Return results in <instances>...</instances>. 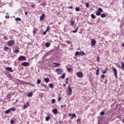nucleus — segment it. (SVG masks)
Returning <instances> with one entry per match:
<instances>
[{
    "mask_svg": "<svg viewBox=\"0 0 124 124\" xmlns=\"http://www.w3.org/2000/svg\"><path fill=\"white\" fill-rule=\"evenodd\" d=\"M75 56H81V57H83V56H86V53H85V52L84 51H76Z\"/></svg>",
    "mask_w": 124,
    "mask_h": 124,
    "instance_id": "f257e3e1",
    "label": "nucleus"
},
{
    "mask_svg": "<svg viewBox=\"0 0 124 124\" xmlns=\"http://www.w3.org/2000/svg\"><path fill=\"white\" fill-rule=\"evenodd\" d=\"M8 46H12L13 45H14L15 44V41L14 40H10L7 43Z\"/></svg>",
    "mask_w": 124,
    "mask_h": 124,
    "instance_id": "f03ea898",
    "label": "nucleus"
},
{
    "mask_svg": "<svg viewBox=\"0 0 124 124\" xmlns=\"http://www.w3.org/2000/svg\"><path fill=\"white\" fill-rule=\"evenodd\" d=\"M26 60H27V58H26V57L23 56H20L18 58V61H26Z\"/></svg>",
    "mask_w": 124,
    "mask_h": 124,
    "instance_id": "7ed1b4c3",
    "label": "nucleus"
},
{
    "mask_svg": "<svg viewBox=\"0 0 124 124\" xmlns=\"http://www.w3.org/2000/svg\"><path fill=\"white\" fill-rule=\"evenodd\" d=\"M21 65L25 67H27V66H30V63L28 62H23L21 63Z\"/></svg>",
    "mask_w": 124,
    "mask_h": 124,
    "instance_id": "20e7f679",
    "label": "nucleus"
},
{
    "mask_svg": "<svg viewBox=\"0 0 124 124\" xmlns=\"http://www.w3.org/2000/svg\"><path fill=\"white\" fill-rule=\"evenodd\" d=\"M113 71L114 73V76L115 77V78H118V76L117 75H118V71H117V69L114 68L113 69Z\"/></svg>",
    "mask_w": 124,
    "mask_h": 124,
    "instance_id": "39448f33",
    "label": "nucleus"
},
{
    "mask_svg": "<svg viewBox=\"0 0 124 124\" xmlns=\"http://www.w3.org/2000/svg\"><path fill=\"white\" fill-rule=\"evenodd\" d=\"M77 75L78 78H83V73L81 72L77 73Z\"/></svg>",
    "mask_w": 124,
    "mask_h": 124,
    "instance_id": "423d86ee",
    "label": "nucleus"
},
{
    "mask_svg": "<svg viewBox=\"0 0 124 124\" xmlns=\"http://www.w3.org/2000/svg\"><path fill=\"white\" fill-rule=\"evenodd\" d=\"M95 44H96V41H95V40L92 39L91 40V46H92V47H93V46H95Z\"/></svg>",
    "mask_w": 124,
    "mask_h": 124,
    "instance_id": "0eeeda50",
    "label": "nucleus"
},
{
    "mask_svg": "<svg viewBox=\"0 0 124 124\" xmlns=\"http://www.w3.org/2000/svg\"><path fill=\"white\" fill-rule=\"evenodd\" d=\"M56 72H57V74H62V69H57Z\"/></svg>",
    "mask_w": 124,
    "mask_h": 124,
    "instance_id": "6e6552de",
    "label": "nucleus"
},
{
    "mask_svg": "<svg viewBox=\"0 0 124 124\" xmlns=\"http://www.w3.org/2000/svg\"><path fill=\"white\" fill-rule=\"evenodd\" d=\"M29 106H30V103L29 102H26V104L25 105H24L23 106V108L27 109V108H29Z\"/></svg>",
    "mask_w": 124,
    "mask_h": 124,
    "instance_id": "1a4fd4ad",
    "label": "nucleus"
},
{
    "mask_svg": "<svg viewBox=\"0 0 124 124\" xmlns=\"http://www.w3.org/2000/svg\"><path fill=\"white\" fill-rule=\"evenodd\" d=\"M44 19H45V14H42V16L40 17V21H44Z\"/></svg>",
    "mask_w": 124,
    "mask_h": 124,
    "instance_id": "9d476101",
    "label": "nucleus"
},
{
    "mask_svg": "<svg viewBox=\"0 0 124 124\" xmlns=\"http://www.w3.org/2000/svg\"><path fill=\"white\" fill-rule=\"evenodd\" d=\"M68 91L69 92V95H72V89L70 88V86H69L68 88Z\"/></svg>",
    "mask_w": 124,
    "mask_h": 124,
    "instance_id": "9b49d317",
    "label": "nucleus"
},
{
    "mask_svg": "<svg viewBox=\"0 0 124 124\" xmlns=\"http://www.w3.org/2000/svg\"><path fill=\"white\" fill-rule=\"evenodd\" d=\"M6 70H7L8 71H10V72H13V70L12 69V68L10 67H7L5 68Z\"/></svg>",
    "mask_w": 124,
    "mask_h": 124,
    "instance_id": "f8f14e48",
    "label": "nucleus"
},
{
    "mask_svg": "<svg viewBox=\"0 0 124 124\" xmlns=\"http://www.w3.org/2000/svg\"><path fill=\"white\" fill-rule=\"evenodd\" d=\"M53 114H58V109L55 108L52 110Z\"/></svg>",
    "mask_w": 124,
    "mask_h": 124,
    "instance_id": "ddd939ff",
    "label": "nucleus"
},
{
    "mask_svg": "<svg viewBox=\"0 0 124 124\" xmlns=\"http://www.w3.org/2000/svg\"><path fill=\"white\" fill-rule=\"evenodd\" d=\"M19 51L20 50H19V48H17V49H15L14 52L16 54H17V53H19Z\"/></svg>",
    "mask_w": 124,
    "mask_h": 124,
    "instance_id": "4468645a",
    "label": "nucleus"
},
{
    "mask_svg": "<svg viewBox=\"0 0 124 124\" xmlns=\"http://www.w3.org/2000/svg\"><path fill=\"white\" fill-rule=\"evenodd\" d=\"M48 86L50 89H54V84H53V83L49 84Z\"/></svg>",
    "mask_w": 124,
    "mask_h": 124,
    "instance_id": "2eb2a0df",
    "label": "nucleus"
},
{
    "mask_svg": "<svg viewBox=\"0 0 124 124\" xmlns=\"http://www.w3.org/2000/svg\"><path fill=\"white\" fill-rule=\"evenodd\" d=\"M44 81L45 82H46V83H48L49 81H50V79H49V78H45Z\"/></svg>",
    "mask_w": 124,
    "mask_h": 124,
    "instance_id": "dca6fc26",
    "label": "nucleus"
},
{
    "mask_svg": "<svg viewBox=\"0 0 124 124\" xmlns=\"http://www.w3.org/2000/svg\"><path fill=\"white\" fill-rule=\"evenodd\" d=\"M53 64H55V66H60L61 65V64L55 62H53Z\"/></svg>",
    "mask_w": 124,
    "mask_h": 124,
    "instance_id": "f3484780",
    "label": "nucleus"
},
{
    "mask_svg": "<svg viewBox=\"0 0 124 124\" xmlns=\"http://www.w3.org/2000/svg\"><path fill=\"white\" fill-rule=\"evenodd\" d=\"M51 119V117L50 116H47L46 118V122H49V121Z\"/></svg>",
    "mask_w": 124,
    "mask_h": 124,
    "instance_id": "a211bd4d",
    "label": "nucleus"
},
{
    "mask_svg": "<svg viewBox=\"0 0 124 124\" xmlns=\"http://www.w3.org/2000/svg\"><path fill=\"white\" fill-rule=\"evenodd\" d=\"M11 111V109L9 108V109L6 110L5 111V114H9V113H10Z\"/></svg>",
    "mask_w": 124,
    "mask_h": 124,
    "instance_id": "6ab92c4d",
    "label": "nucleus"
},
{
    "mask_svg": "<svg viewBox=\"0 0 124 124\" xmlns=\"http://www.w3.org/2000/svg\"><path fill=\"white\" fill-rule=\"evenodd\" d=\"M78 28L77 27V28H76V30L75 31H72V32H73L74 33H76V32H77V31H78Z\"/></svg>",
    "mask_w": 124,
    "mask_h": 124,
    "instance_id": "aec40b11",
    "label": "nucleus"
},
{
    "mask_svg": "<svg viewBox=\"0 0 124 124\" xmlns=\"http://www.w3.org/2000/svg\"><path fill=\"white\" fill-rule=\"evenodd\" d=\"M27 96H28V97H31V96H32V93H30L28 94H27Z\"/></svg>",
    "mask_w": 124,
    "mask_h": 124,
    "instance_id": "412c9836",
    "label": "nucleus"
},
{
    "mask_svg": "<svg viewBox=\"0 0 124 124\" xmlns=\"http://www.w3.org/2000/svg\"><path fill=\"white\" fill-rule=\"evenodd\" d=\"M98 11L101 13V12H103V10L101 8H98Z\"/></svg>",
    "mask_w": 124,
    "mask_h": 124,
    "instance_id": "4be33fe9",
    "label": "nucleus"
},
{
    "mask_svg": "<svg viewBox=\"0 0 124 124\" xmlns=\"http://www.w3.org/2000/svg\"><path fill=\"white\" fill-rule=\"evenodd\" d=\"M105 17H106V15H105V14H101V18H105Z\"/></svg>",
    "mask_w": 124,
    "mask_h": 124,
    "instance_id": "5701e85b",
    "label": "nucleus"
},
{
    "mask_svg": "<svg viewBox=\"0 0 124 124\" xmlns=\"http://www.w3.org/2000/svg\"><path fill=\"white\" fill-rule=\"evenodd\" d=\"M7 98H8V99H10V98H11V94H7Z\"/></svg>",
    "mask_w": 124,
    "mask_h": 124,
    "instance_id": "b1692460",
    "label": "nucleus"
},
{
    "mask_svg": "<svg viewBox=\"0 0 124 124\" xmlns=\"http://www.w3.org/2000/svg\"><path fill=\"white\" fill-rule=\"evenodd\" d=\"M36 31H38V29H37V28L34 29L33 31V33H35Z\"/></svg>",
    "mask_w": 124,
    "mask_h": 124,
    "instance_id": "393cba45",
    "label": "nucleus"
},
{
    "mask_svg": "<svg viewBox=\"0 0 124 124\" xmlns=\"http://www.w3.org/2000/svg\"><path fill=\"white\" fill-rule=\"evenodd\" d=\"M10 110H11V111H12L13 112H14L15 111H16V108H10Z\"/></svg>",
    "mask_w": 124,
    "mask_h": 124,
    "instance_id": "a878e982",
    "label": "nucleus"
},
{
    "mask_svg": "<svg viewBox=\"0 0 124 124\" xmlns=\"http://www.w3.org/2000/svg\"><path fill=\"white\" fill-rule=\"evenodd\" d=\"M61 78L62 79H64V78H65V73H63V75L61 76Z\"/></svg>",
    "mask_w": 124,
    "mask_h": 124,
    "instance_id": "bb28decb",
    "label": "nucleus"
},
{
    "mask_svg": "<svg viewBox=\"0 0 124 124\" xmlns=\"http://www.w3.org/2000/svg\"><path fill=\"white\" fill-rule=\"evenodd\" d=\"M75 117H76V114H72V117H71V119L72 120L73 119V118H75Z\"/></svg>",
    "mask_w": 124,
    "mask_h": 124,
    "instance_id": "cd10ccee",
    "label": "nucleus"
},
{
    "mask_svg": "<svg viewBox=\"0 0 124 124\" xmlns=\"http://www.w3.org/2000/svg\"><path fill=\"white\" fill-rule=\"evenodd\" d=\"M101 13L100 12L97 11V12L96 13V15L97 16H100Z\"/></svg>",
    "mask_w": 124,
    "mask_h": 124,
    "instance_id": "c85d7f7f",
    "label": "nucleus"
},
{
    "mask_svg": "<svg viewBox=\"0 0 124 124\" xmlns=\"http://www.w3.org/2000/svg\"><path fill=\"white\" fill-rule=\"evenodd\" d=\"M45 46H46V47H50V43H46L45 44Z\"/></svg>",
    "mask_w": 124,
    "mask_h": 124,
    "instance_id": "c756f323",
    "label": "nucleus"
},
{
    "mask_svg": "<svg viewBox=\"0 0 124 124\" xmlns=\"http://www.w3.org/2000/svg\"><path fill=\"white\" fill-rule=\"evenodd\" d=\"M91 18H92V19H95V16L94 15L91 14Z\"/></svg>",
    "mask_w": 124,
    "mask_h": 124,
    "instance_id": "7c9ffc66",
    "label": "nucleus"
},
{
    "mask_svg": "<svg viewBox=\"0 0 124 124\" xmlns=\"http://www.w3.org/2000/svg\"><path fill=\"white\" fill-rule=\"evenodd\" d=\"M86 6L87 8H90V4L89 3H86Z\"/></svg>",
    "mask_w": 124,
    "mask_h": 124,
    "instance_id": "2f4dec72",
    "label": "nucleus"
},
{
    "mask_svg": "<svg viewBox=\"0 0 124 124\" xmlns=\"http://www.w3.org/2000/svg\"><path fill=\"white\" fill-rule=\"evenodd\" d=\"M40 83H41V79H38L37 80V84H40Z\"/></svg>",
    "mask_w": 124,
    "mask_h": 124,
    "instance_id": "473e14b6",
    "label": "nucleus"
},
{
    "mask_svg": "<svg viewBox=\"0 0 124 124\" xmlns=\"http://www.w3.org/2000/svg\"><path fill=\"white\" fill-rule=\"evenodd\" d=\"M8 49H9V48H8V47H7V46H5L4 47V51H7V50H8Z\"/></svg>",
    "mask_w": 124,
    "mask_h": 124,
    "instance_id": "72a5a7b5",
    "label": "nucleus"
},
{
    "mask_svg": "<svg viewBox=\"0 0 124 124\" xmlns=\"http://www.w3.org/2000/svg\"><path fill=\"white\" fill-rule=\"evenodd\" d=\"M99 69L96 70V75H98L99 74Z\"/></svg>",
    "mask_w": 124,
    "mask_h": 124,
    "instance_id": "f704fd0d",
    "label": "nucleus"
},
{
    "mask_svg": "<svg viewBox=\"0 0 124 124\" xmlns=\"http://www.w3.org/2000/svg\"><path fill=\"white\" fill-rule=\"evenodd\" d=\"M71 26H74V25H75V22H74V21H72L71 22Z\"/></svg>",
    "mask_w": 124,
    "mask_h": 124,
    "instance_id": "c9c22d12",
    "label": "nucleus"
},
{
    "mask_svg": "<svg viewBox=\"0 0 124 124\" xmlns=\"http://www.w3.org/2000/svg\"><path fill=\"white\" fill-rule=\"evenodd\" d=\"M16 21H21V18H19V17H17V18H16Z\"/></svg>",
    "mask_w": 124,
    "mask_h": 124,
    "instance_id": "e433bc0d",
    "label": "nucleus"
},
{
    "mask_svg": "<svg viewBox=\"0 0 124 124\" xmlns=\"http://www.w3.org/2000/svg\"><path fill=\"white\" fill-rule=\"evenodd\" d=\"M71 70H72V69H71V68L69 67L67 68V71H68V72H70V71H71Z\"/></svg>",
    "mask_w": 124,
    "mask_h": 124,
    "instance_id": "4c0bfd02",
    "label": "nucleus"
},
{
    "mask_svg": "<svg viewBox=\"0 0 124 124\" xmlns=\"http://www.w3.org/2000/svg\"><path fill=\"white\" fill-rule=\"evenodd\" d=\"M52 103H56V100L55 99H52L51 100Z\"/></svg>",
    "mask_w": 124,
    "mask_h": 124,
    "instance_id": "58836bf2",
    "label": "nucleus"
},
{
    "mask_svg": "<svg viewBox=\"0 0 124 124\" xmlns=\"http://www.w3.org/2000/svg\"><path fill=\"white\" fill-rule=\"evenodd\" d=\"M76 11L79 12L80 11V8L79 7H77L76 8Z\"/></svg>",
    "mask_w": 124,
    "mask_h": 124,
    "instance_id": "ea45409f",
    "label": "nucleus"
},
{
    "mask_svg": "<svg viewBox=\"0 0 124 124\" xmlns=\"http://www.w3.org/2000/svg\"><path fill=\"white\" fill-rule=\"evenodd\" d=\"M104 114H105V112H104V111L101 112H100V114L101 115V116H103L104 115Z\"/></svg>",
    "mask_w": 124,
    "mask_h": 124,
    "instance_id": "a19ab883",
    "label": "nucleus"
},
{
    "mask_svg": "<svg viewBox=\"0 0 124 124\" xmlns=\"http://www.w3.org/2000/svg\"><path fill=\"white\" fill-rule=\"evenodd\" d=\"M121 65H122V68H124V62H121Z\"/></svg>",
    "mask_w": 124,
    "mask_h": 124,
    "instance_id": "79ce46f5",
    "label": "nucleus"
},
{
    "mask_svg": "<svg viewBox=\"0 0 124 124\" xmlns=\"http://www.w3.org/2000/svg\"><path fill=\"white\" fill-rule=\"evenodd\" d=\"M67 8H69V9H72L73 8V7L70 6L67 7Z\"/></svg>",
    "mask_w": 124,
    "mask_h": 124,
    "instance_id": "37998d69",
    "label": "nucleus"
},
{
    "mask_svg": "<svg viewBox=\"0 0 124 124\" xmlns=\"http://www.w3.org/2000/svg\"><path fill=\"white\" fill-rule=\"evenodd\" d=\"M61 100H62V97L60 96L58 99V101H61Z\"/></svg>",
    "mask_w": 124,
    "mask_h": 124,
    "instance_id": "c03bdc74",
    "label": "nucleus"
},
{
    "mask_svg": "<svg viewBox=\"0 0 124 124\" xmlns=\"http://www.w3.org/2000/svg\"><path fill=\"white\" fill-rule=\"evenodd\" d=\"M47 33V31H45L43 33V35H46V34Z\"/></svg>",
    "mask_w": 124,
    "mask_h": 124,
    "instance_id": "a18cd8bd",
    "label": "nucleus"
},
{
    "mask_svg": "<svg viewBox=\"0 0 124 124\" xmlns=\"http://www.w3.org/2000/svg\"><path fill=\"white\" fill-rule=\"evenodd\" d=\"M66 43H67V44H71V41H67L66 42Z\"/></svg>",
    "mask_w": 124,
    "mask_h": 124,
    "instance_id": "49530a36",
    "label": "nucleus"
},
{
    "mask_svg": "<svg viewBox=\"0 0 124 124\" xmlns=\"http://www.w3.org/2000/svg\"><path fill=\"white\" fill-rule=\"evenodd\" d=\"M49 30H50V27H48L46 29V31H49Z\"/></svg>",
    "mask_w": 124,
    "mask_h": 124,
    "instance_id": "de8ad7c7",
    "label": "nucleus"
},
{
    "mask_svg": "<svg viewBox=\"0 0 124 124\" xmlns=\"http://www.w3.org/2000/svg\"><path fill=\"white\" fill-rule=\"evenodd\" d=\"M4 39H5V40H7L8 39V38H7V36H5L4 37Z\"/></svg>",
    "mask_w": 124,
    "mask_h": 124,
    "instance_id": "09e8293b",
    "label": "nucleus"
},
{
    "mask_svg": "<svg viewBox=\"0 0 124 124\" xmlns=\"http://www.w3.org/2000/svg\"><path fill=\"white\" fill-rule=\"evenodd\" d=\"M99 60H100L99 57H97V59H96L97 62H99Z\"/></svg>",
    "mask_w": 124,
    "mask_h": 124,
    "instance_id": "8fccbe9b",
    "label": "nucleus"
},
{
    "mask_svg": "<svg viewBox=\"0 0 124 124\" xmlns=\"http://www.w3.org/2000/svg\"><path fill=\"white\" fill-rule=\"evenodd\" d=\"M104 77H105V75H101V78H104Z\"/></svg>",
    "mask_w": 124,
    "mask_h": 124,
    "instance_id": "3c124183",
    "label": "nucleus"
},
{
    "mask_svg": "<svg viewBox=\"0 0 124 124\" xmlns=\"http://www.w3.org/2000/svg\"><path fill=\"white\" fill-rule=\"evenodd\" d=\"M5 18L6 19H9V16H6Z\"/></svg>",
    "mask_w": 124,
    "mask_h": 124,
    "instance_id": "603ef678",
    "label": "nucleus"
},
{
    "mask_svg": "<svg viewBox=\"0 0 124 124\" xmlns=\"http://www.w3.org/2000/svg\"><path fill=\"white\" fill-rule=\"evenodd\" d=\"M106 70L102 72L103 74H106Z\"/></svg>",
    "mask_w": 124,
    "mask_h": 124,
    "instance_id": "864d4df0",
    "label": "nucleus"
},
{
    "mask_svg": "<svg viewBox=\"0 0 124 124\" xmlns=\"http://www.w3.org/2000/svg\"><path fill=\"white\" fill-rule=\"evenodd\" d=\"M80 121H81V119L80 118H78L77 119V122H80Z\"/></svg>",
    "mask_w": 124,
    "mask_h": 124,
    "instance_id": "5fc2aeb1",
    "label": "nucleus"
},
{
    "mask_svg": "<svg viewBox=\"0 0 124 124\" xmlns=\"http://www.w3.org/2000/svg\"><path fill=\"white\" fill-rule=\"evenodd\" d=\"M11 124H14V120H11Z\"/></svg>",
    "mask_w": 124,
    "mask_h": 124,
    "instance_id": "6e6d98bb",
    "label": "nucleus"
},
{
    "mask_svg": "<svg viewBox=\"0 0 124 124\" xmlns=\"http://www.w3.org/2000/svg\"><path fill=\"white\" fill-rule=\"evenodd\" d=\"M42 6H46V3H44L43 4V5H42Z\"/></svg>",
    "mask_w": 124,
    "mask_h": 124,
    "instance_id": "4d7b16f0",
    "label": "nucleus"
},
{
    "mask_svg": "<svg viewBox=\"0 0 124 124\" xmlns=\"http://www.w3.org/2000/svg\"><path fill=\"white\" fill-rule=\"evenodd\" d=\"M61 108L62 109V108H63V105H62L61 106Z\"/></svg>",
    "mask_w": 124,
    "mask_h": 124,
    "instance_id": "13d9d810",
    "label": "nucleus"
},
{
    "mask_svg": "<svg viewBox=\"0 0 124 124\" xmlns=\"http://www.w3.org/2000/svg\"><path fill=\"white\" fill-rule=\"evenodd\" d=\"M66 86V84H64L63 85V87H64V88H65Z\"/></svg>",
    "mask_w": 124,
    "mask_h": 124,
    "instance_id": "bf43d9fd",
    "label": "nucleus"
},
{
    "mask_svg": "<svg viewBox=\"0 0 124 124\" xmlns=\"http://www.w3.org/2000/svg\"><path fill=\"white\" fill-rule=\"evenodd\" d=\"M25 15H28V12H25Z\"/></svg>",
    "mask_w": 124,
    "mask_h": 124,
    "instance_id": "052dcab7",
    "label": "nucleus"
},
{
    "mask_svg": "<svg viewBox=\"0 0 124 124\" xmlns=\"http://www.w3.org/2000/svg\"><path fill=\"white\" fill-rule=\"evenodd\" d=\"M122 46L123 47H124V42L122 44Z\"/></svg>",
    "mask_w": 124,
    "mask_h": 124,
    "instance_id": "680f3d73",
    "label": "nucleus"
},
{
    "mask_svg": "<svg viewBox=\"0 0 124 124\" xmlns=\"http://www.w3.org/2000/svg\"><path fill=\"white\" fill-rule=\"evenodd\" d=\"M31 6V7H33V8H34V5H32Z\"/></svg>",
    "mask_w": 124,
    "mask_h": 124,
    "instance_id": "e2e57ef3",
    "label": "nucleus"
},
{
    "mask_svg": "<svg viewBox=\"0 0 124 124\" xmlns=\"http://www.w3.org/2000/svg\"><path fill=\"white\" fill-rule=\"evenodd\" d=\"M66 81H68V78H66Z\"/></svg>",
    "mask_w": 124,
    "mask_h": 124,
    "instance_id": "0e129e2a",
    "label": "nucleus"
},
{
    "mask_svg": "<svg viewBox=\"0 0 124 124\" xmlns=\"http://www.w3.org/2000/svg\"><path fill=\"white\" fill-rule=\"evenodd\" d=\"M65 83H66V84H68V81H65Z\"/></svg>",
    "mask_w": 124,
    "mask_h": 124,
    "instance_id": "69168bd1",
    "label": "nucleus"
},
{
    "mask_svg": "<svg viewBox=\"0 0 124 124\" xmlns=\"http://www.w3.org/2000/svg\"><path fill=\"white\" fill-rule=\"evenodd\" d=\"M59 124H62V121H59Z\"/></svg>",
    "mask_w": 124,
    "mask_h": 124,
    "instance_id": "338daca9",
    "label": "nucleus"
},
{
    "mask_svg": "<svg viewBox=\"0 0 124 124\" xmlns=\"http://www.w3.org/2000/svg\"><path fill=\"white\" fill-rule=\"evenodd\" d=\"M71 115H72L71 114L69 113V117L71 116Z\"/></svg>",
    "mask_w": 124,
    "mask_h": 124,
    "instance_id": "774afa93",
    "label": "nucleus"
}]
</instances>
